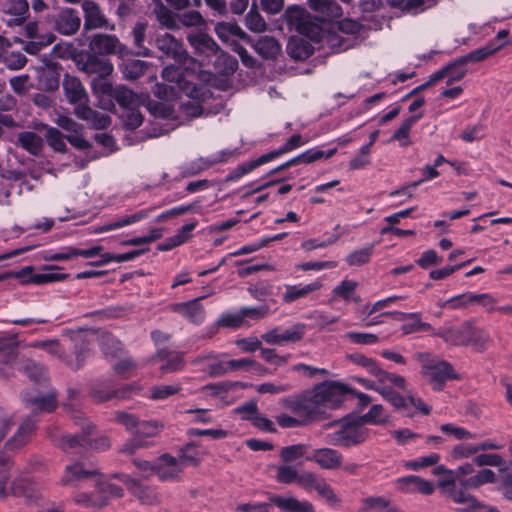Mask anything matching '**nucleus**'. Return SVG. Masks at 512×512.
Instances as JSON below:
<instances>
[{
    "label": "nucleus",
    "instance_id": "nucleus-1",
    "mask_svg": "<svg viewBox=\"0 0 512 512\" xmlns=\"http://www.w3.org/2000/svg\"><path fill=\"white\" fill-rule=\"evenodd\" d=\"M62 87L67 101L75 105L74 113L79 119L87 121L95 129H105L111 124L109 115L87 106L88 94L77 77L64 75Z\"/></svg>",
    "mask_w": 512,
    "mask_h": 512
},
{
    "label": "nucleus",
    "instance_id": "nucleus-2",
    "mask_svg": "<svg viewBox=\"0 0 512 512\" xmlns=\"http://www.w3.org/2000/svg\"><path fill=\"white\" fill-rule=\"evenodd\" d=\"M200 463V452L193 446H186L177 456L162 454L156 461V475L161 481H179L184 469Z\"/></svg>",
    "mask_w": 512,
    "mask_h": 512
},
{
    "label": "nucleus",
    "instance_id": "nucleus-3",
    "mask_svg": "<svg viewBox=\"0 0 512 512\" xmlns=\"http://www.w3.org/2000/svg\"><path fill=\"white\" fill-rule=\"evenodd\" d=\"M414 358L420 363V374L434 390H441L448 380L457 379L453 366L428 352H417Z\"/></svg>",
    "mask_w": 512,
    "mask_h": 512
},
{
    "label": "nucleus",
    "instance_id": "nucleus-4",
    "mask_svg": "<svg viewBox=\"0 0 512 512\" xmlns=\"http://www.w3.org/2000/svg\"><path fill=\"white\" fill-rule=\"evenodd\" d=\"M152 43L162 53L161 58L172 59L182 66L185 71L194 70L196 61L192 58L183 44L169 33L157 34Z\"/></svg>",
    "mask_w": 512,
    "mask_h": 512
},
{
    "label": "nucleus",
    "instance_id": "nucleus-5",
    "mask_svg": "<svg viewBox=\"0 0 512 512\" xmlns=\"http://www.w3.org/2000/svg\"><path fill=\"white\" fill-rule=\"evenodd\" d=\"M368 437V429L358 422H346L339 429L328 433L325 440L328 444L338 447H351L364 442Z\"/></svg>",
    "mask_w": 512,
    "mask_h": 512
},
{
    "label": "nucleus",
    "instance_id": "nucleus-6",
    "mask_svg": "<svg viewBox=\"0 0 512 512\" xmlns=\"http://www.w3.org/2000/svg\"><path fill=\"white\" fill-rule=\"evenodd\" d=\"M115 419L142 441H151L150 439L156 437L164 428L162 422L156 420L139 421L133 414L126 412H116Z\"/></svg>",
    "mask_w": 512,
    "mask_h": 512
},
{
    "label": "nucleus",
    "instance_id": "nucleus-7",
    "mask_svg": "<svg viewBox=\"0 0 512 512\" xmlns=\"http://www.w3.org/2000/svg\"><path fill=\"white\" fill-rule=\"evenodd\" d=\"M66 406L71 408L72 411L75 413L73 417L75 421L82 426L83 433L76 435H61L55 438L54 441L65 452L74 450L78 447L86 449L85 440H87V437L93 433L95 426L92 423L85 421L83 415L75 410L74 403L69 402L68 404H66Z\"/></svg>",
    "mask_w": 512,
    "mask_h": 512
},
{
    "label": "nucleus",
    "instance_id": "nucleus-8",
    "mask_svg": "<svg viewBox=\"0 0 512 512\" xmlns=\"http://www.w3.org/2000/svg\"><path fill=\"white\" fill-rule=\"evenodd\" d=\"M284 17L286 22L302 35L315 39L319 33V27L311 22L310 15L304 8L289 6Z\"/></svg>",
    "mask_w": 512,
    "mask_h": 512
},
{
    "label": "nucleus",
    "instance_id": "nucleus-9",
    "mask_svg": "<svg viewBox=\"0 0 512 512\" xmlns=\"http://www.w3.org/2000/svg\"><path fill=\"white\" fill-rule=\"evenodd\" d=\"M89 51L99 56L113 54L125 56L129 52L127 46L122 44L115 35L103 33H98L91 37Z\"/></svg>",
    "mask_w": 512,
    "mask_h": 512
},
{
    "label": "nucleus",
    "instance_id": "nucleus-10",
    "mask_svg": "<svg viewBox=\"0 0 512 512\" xmlns=\"http://www.w3.org/2000/svg\"><path fill=\"white\" fill-rule=\"evenodd\" d=\"M269 501V503L254 506L252 512H269L271 504L287 512H315L314 506L309 501H300L293 496L274 495L269 498Z\"/></svg>",
    "mask_w": 512,
    "mask_h": 512
},
{
    "label": "nucleus",
    "instance_id": "nucleus-11",
    "mask_svg": "<svg viewBox=\"0 0 512 512\" xmlns=\"http://www.w3.org/2000/svg\"><path fill=\"white\" fill-rule=\"evenodd\" d=\"M77 66L82 72L87 75H94L95 77H108L114 70L110 60L102 58L91 51L79 56Z\"/></svg>",
    "mask_w": 512,
    "mask_h": 512
},
{
    "label": "nucleus",
    "instance_id": "nucleus-12",
    "mask_svg": "<svg viewBox=\"0 0 512 512\" xmlns=\"http://www.w3.org/2000/svg\"><path fill=\"white\" fill-rule=\"evenodd\" d=\"M306 331V325L303 323H296L293 326L282 330L280 327H275L266 333L262 334L261 339L267 344H284L288 342H298L302 340Z\"/></svg>",
    "mask_w": 512,
    "mask_h": 512
},
{
    "label": "nucleus",
    "instance_id": "nucleus-13",
    "mask_svg": "<svg viewBox=\"0 0 512 512\" xmlns=\"http://www.w3.org/2000/svg\"><path fill=\"white\" fill-rule=\"evenodd\" d=\"M207 295L200 296L187 302L174 303L169 306V309L194 325H200L204 322L206 311L201 300L205 299Z\"/></svg>",
    "mask_w": 512,
    "mask_h": 512
},
{
    "label": "nucleus",
    "instance_id": "nucleus-14",
    "mask_svg": "<svg viewBox=\"0 0 512 512\" xmlns=\"http://www.w3.org/2000/svg\"><path fill=\"white\" fill-rule=\"evenodd\" d=\"M327 409L339 407L345 400L348 388L336 381H326L316 386Z\"/></svg>",
    "mask_w": 512,
    "mask_h": 512
},
{
    "label": "nucleus",
    "instance_id": "nucleus-15",
    "mask_svg": "<svg viewBox=\"0 0 512 512\" xmlns=\"http://www.w3.org/2000/svg\"><path fill=\"white\" fill-rule=\"evenodd\" d=\"M112 476L126 485L127 489L143 504L152 505L159 502V495L152 488L144 486L139 479L128 474H114Z\"/></svg>",
    "mask_w": 512,
    "mask_h": 512
},
{
    "label": "nucleus",
    "instance_id": "nucleus-16",
    "mask_svg": "<svg viewBox=\"0 0 512 512\" xmlns=\"http://www.w3.org/2000/svg\"><path fill=\"white\" fill-rule=\"evenodd\" d=\"M0 11L10 18L8 26H21L29 16V4L27 0H5L0 3Z\"/></svg>",
    "mask_w": 512,
    "mask_h": 512
},
{
    "label": "nucleus",
    "instance_id": "nucleus-17",
    "mask_svg": "<svg viewBox=\"0 0 512 512\" xmlns=\"http://www.w3.org/2000/svg\"><path fill=\"white\" fill-rule=\"evenodd\" d=\"M81 25L78 12L72 8H62L54 18V27L62 35L75 34Z\"/></svg>",
    "mask_w": 512,
    "mask_h": 512
},
{
    "label": "nucleus",
    "instance_id": "nucleus-18",
    "mask_svg": "<svg viewBox=\"0 0 512 512\" xmlns=\"http://www.w3.org/2000/svg\"><path fill=\"white\" fill-rule=\"evenodd\" d=\"M187 41L195 52L207 58L219 53L220 47L214 39L204 31H193L187 34Z\"/></svg>",
    "mask_w": 512,
    "mask_h": 512
},
{
    "label": "nucleus",
    "instance_id": "nucleus-19",
    "mask_svg": "<svg viewBox=\"0 0 512 512\" xmlns=\"http://www.w3.org/2000/svg\"><path fill=\"white\" fill-rule=\"evenodd\" d=\"M317 463L322 469L335 470L342 467L343 455L332 448H320L307 458Z\"/></svg>",
    "mask_w": 512,
    "mask_h": 512
},
{
    "label": "nucleus",
    "instance_id": "nucleus-20",
    "mask_svg": "<svg viewBox=\"0 0 512 512\" xmlns=\"http://www.w3.org/2000/svg\"><path fill=\"white\" fill-rule=\"evenodd\" d=\"M398 490L405 493L420 492L424 495H431L434 492L433 484L416 475H409L396 480Z\"/></svg>",
    "mask_w": 512,
    "mask_h": 512
},
{
    "label": "nucleus",
    "instance_id": "nucleus-21",
    "mask_svg": "<svg viewBox=\"0 0 512 512\" xmlns=\"http://www.w3.org/2000/svg\"><path fill=\"white\" fill-rule=\"evenodd\" d=\"M82 9L84 11L85 30L108 28L107 19L97 3L88 0L84 1L82 3Z\"/></svg>",
    "mask_w": 512,
    "mask_h": 512
},
{
    "label": "nucleus",
    "instance_id": "nucleus-22",
    "mask_svg": "<svg viewBox=\"0 0 512 512\" xmlns=\"http://www.w3.org/2000/svg\"><path fill=\"white\" fill-rule=\"evenodd\" d=\"M35 429V421L31 417L26 418L20 424L15 434L6 442V449L18 450L25 446L30 441Z\"/></svg>",
    "mask_w": 512,
    "mask_h": 512
},
{
    "label": "nucleus",
    "instance_id": "nucleus-23",
    "mask_svg": "<svg viewBox=\"0 0 512 512\" xmlns=\"http://www.w3.org/2000/svg\"><path fill=\"white\" fill-rule=\"evenodd\" d=\"M470 322H465L459 327H446L435 332L434 335L442 338L445 342L456 345L469 344Z\"/></svg>",
    "mask_w": 512,
    "mask_h": 512
},
{
    "label": "nucleus",
    "instance_id": "nucleus-24",
    "mask_svg": "<svg viewBox=\"0 0 512 512\" xmlns=\"http://www.w3.org/2000/svg\"><path fill=\"white\" fill-rule=\"evenodd\" d=\"M304 416L313 420L318 416L325 414L327 407L323 402V398L320 397L316 386L314 389L304 392Z\"/></svg>",
    "mask_w": 512,
    "mask_h": 512
},
{
    "label": "nucleus",
    "instance_id": "nucleus-25",
    "mask_svg": "<svg viewBox=\"0 0 512 512\" xmlns=\"http://www.w3.org/2000/svg\"><path fill=\"white\" fill-rule=\"evenodd\" d=\"M16 145L27 151L30 155L40 156L44 141L40 135L32 131H22L16 135Z\"/></svg>",
    "mask_w": 512,
    "mask_h": 512
},
{
    "label": "nucleus",
    "instance_id": "nucleus-26",
    "mask_svg": "<svg viewBox=\"0 0 512 512\" xmlns=\"http://www.w3.org/2000/svg\"><path fill=\"white\" fill-rule=\"evenodd\" d=\"M97 475L96 470L86 469L83 464L76 462L66 466L61 482L63 485H77L79 482Z\"/></svg>",
    "mask_w": 512,
    "mask_h": 512
},
{
    "label": "nucleus",
    "instance_id": "nucleus-27",
    "mask_svg": "<svg viewBox=\"0 0 512 512\" xmlns=\"http://www.w3.org/2000/svg\"><path fill=\"white\" fill-rule=\"evenodd\" d=\"M156 359L161 362L160 370L162 373H173L179 371L184 366L182 354L166 349L159 350Z\"/></svg>",
    "mask_w": 512,
    "mask_h": 512
},
{
    "label": "nucleus",
    "instance_id": "nucleus-28",
    "mask_svg": "<svg viewBox=\"0 0 512 512\" xmlns=\"http://www.w3.org/2000/svg\"><path fill=\"white\" fill-rule=\"evenodd\" d=\"M322 283L316 280L312 283L301 285H288L285 288V292L282 294V300L284 303H292L301 298L308 296L310 293L320 290Z\"/></svg>",
    "mask_w": 512,
    "mask_h": 512
},
{
    "label": "nucleus",
    "instance_id": "nucleus-29",
    "mask_svg": "<svg viewBox=\"0 0 512 512\" xmlns=\"http://www.w3.org/2000/svg\"><path fill=\"white\" fill-rule=\"evenodd\" d=\"M16 359L15 340L1 339L0 341V375L8 378L12 372L10 364Z\"/></svg>",
    "mask_w": 512,
    "mask_h": 512
},
{
    "label": "nucleus",
    "instance_id": "nucleus-30",
    "mask_svg": "<svg viewBox=\"0 0 512 512\" xmlns=\"http://www.w3.org/2000/svg\"><path fill=\"white\" fill-rule=\"evenodd\" d=\"M23 400L29 405L32 412H51L56 408V398L54 393L47 395H31L25 393Z\"/></svg>",
    "mask_w": 512,
    "mask_h": 512
},
{
    "label": "nucleus",
    "instance_id": "nucleus-31",
    "mask_svg": "<svg viewBox=\"0 0 512 512\" xmlns=\"http://www.w3.org/2000/svg\"><path fill=\"white\" fill-rule=\"evenodd\" d=\"M75 359L63 356V361L72 369L78 370L82 367L86 358L89 356L88 342L81 334H77L74 339Z\"/></svg>",
    "mask_w": 512,
    "mask_h": 512
},
{
    "label": "nucleus",
    "instance_id": "nucleus-32",
    "mask_svg": "<svg viewBox=\"0 0 512 512\" xmlns=\"http://www.w3.org/2000/svg\"><path fill=\"white\" fill-rule=\"evenodd\" d=\"M148 215H149L148 210H140V211L135 212L134 214H131L128 216H123L117 220L108 222V223L100 226L99 228H97L96 232L102 233V232L120 229L122 227L139 222V221L145 219L146 217H148Z\"/></svg>",
    "mask_w": 512,
    "mask_h": 512
},
{
    "label": "nucleus",
    "instance_id": "nucleus-33",
    "mask_svg": "<svg viewBox=\"0 0 512 512\" xmlns=\"http://www.w3.org/2000/svg\"><path fill=\"white\" fill-rule=\"evenodd\" d=\"M358 283L353 280L344 279L332 290L333 299L342 298L344 301L360 302L361 298L355 295Z\"/></svg>",
    "mask_w": 512,
    "mask_h": 512
},
{
    "label": "nucleus",
    "instance_id": "nucleus-34",
    "mask_svg": "<svg viewBox=\"0 0 512 512\" xmlns=\"http://www.w3.org/2000/svg\"><path fill=\"white\" fill-rule=\"evenodd\" d=\"M95 488L97 493L100 495V500L105 501V505L109 499L121 498L124 495V491L121 487L110 483L101 475L95 482Z\"/></svg>",
    "mask_w": 512,
    "mask_h": 512
},
{
    "label": "nucleus",
    "instance_id": "nucleus-35",
    "mask_svg": "<svg viewBox=\"0 0 512 512\" xmlns=\"http://www.w3.org/2000/svg\"><path fill=\"white\" fill-rule=\"evenodd\" d=\"M386 3L404 12L417 14L432 6V0H385Z\"/></svg>",
    "mask_w": 512,
    "mask_h": 512
},
{
    "label": "nucleus",
    "instance_id": "nucleus-36",
    "mask_svg": "<svg viewBox=\"0 0 512 512\" xmlns=\"http://www.w3.org/2000/svg\"><path fill=\"white\" fill-rule=\"evenodd\" d=\"M215 32L219 39L229 43L234 38H244L246 33L234 22H219L215 26Z\"/></svg>",
    "mask_w": 512,
    "mask_h": 512
},
{
    "label": "nucleus",
    "instance_id": "nucleus-37",
    "mask_svg": "<svg viewBox=\"0 0 512 512\" xmlns=\"http://www.w3.org/2000/svg\"><path fill=\"white\" fill-rule=\"evenodd\" d=\"M113 99L123 108V110L139 107L142 102L139 95L124 86L116 87Z\"/></svg>",
    "mask_w": 512,
    "mask_h": 512
},
{
    "label": "nucleus",
    "instance_id": "nucleus-38",
    "mask_svg": "<svg viewBox=\"0 0 512 512\" xmlns=\"http://www.w3.org/2000/svg\"><path fill=\"white\" fill-rule=\"evenodd\" d=\"M255 51L266 59L275 58L280 52V45L273 37L262 36L254 44Z\"/></svg>",
    "mask_w": 512,
    "mask_h": 512
},
{
    "label": "nucleus",
    "instance_id": "nucleus-39",
    "mask_svg": "<svg viewBox=\"0 0 512 512\" xmlns=\"http://www.w3.org/2000/svg\"><path fill=\"white\" fill-rule=\"evenodd\" d=\"M504 43H500L499 45H494L493 43H489L484 47L476 49L467 55L458 59L455 64L464 65L466 63H476L486 59L488 56L494 54L498 51Z\"/></svg>",
    "mask_w": 512,
    "mask_h": 512
},
{
    "label": "nucleus",
    "instance_id": "nucleus-40",
    "mask_svg": "<svg viewBox=\"0 0 512 512\" xmlns=\"http://www.w3.org/2000/svg\"><path fill=\"white\" fill-rule=\"evenodd\" d=\"M213 64L218 73L223 75H231L238 68V61L231 55L219 49V53L213 56Z\"/></svg>",
    "mask_w": 512,
    "mask_h": 512
},
{
    "label": "nucleus",
    "instance_id": "nucleus-41",
    "mask_svg": "<svg viewBox=\"0 0 512 512\" xmlns=\"http://www.w3.org/2000/svg\"><path fill=\"white\" fill-rule=\"evenodd\" d=\"M147 28L148 24L146 22H137L131 31L133 44L138 49L137 55L143 57H150L153 54L149 48L144 46Z\"/></svg>",
    "mask_w": 512,
    "mask_h": 512
},
{
    "label": "nucleus",
    "instance_id": "nucleus-42",
    "mask_svg": "<svg viewBox=\"0 0 512 512\" xmlns=\"http://www.w3.org/2000/svg\"><path fill=\"white\" fill-rule=\"evenodd\" d=\"M496 480L495 473L490 469H482L477 474L460 480L463 489H476L484 484L493 483Z\"/></svg>",
    "mask_w": 512,
    "mask_h": 512
},
{
    "label": "nucleus",
    "instance_id": "nucleus-43",
    "mask_svg": "<svg viewBox=\"0 0 512 512\" xmlns=\"http://www.w3.org/2000/svg\"><path fill=\"white\" fill-rule=\"evenodd\" d=\"M448 495L455 503L468 504L467 508L458 509L459 512H475L478 508H481V502L463 490L449 489Z\"/></svg>",
    "mask_w": 512,
    "mask_h": 512
},
{
    "label": "nucleus",
    "instance_id": "nucleus-44",
    "mask_svg": "<svg viewBox=\"0 0 512 512\" xmlns=\"http://www.w3.org/2000/svg\"><path fill=\"white\" fill-rule=\"evenodd\" d=\"M422 117V114L413 115L402 122L400 127L394 132L391 140L399 141L400 145L406 147L410 144L409 132L412 126Z\"/></svg>",
    "mask_w": 512,
    "mask_h": 512
},
{
    "label": "nucleus",
    "instance_id": "nucleus-45",
    "mask_svg": "<svg viewBox=\"0 0 512 512\" xmlns=\"http://www.w3.org/2000/svg\"><path fill=\"white\" fill-rule=\"evenodd\" d=\"M148 63L143 60H127L122 65L124 78L134 80L140 78L147 70Z\"/></svg>",
    "mask_w": 512,
    "mask_h": 512
},
{
    "label": "nucleus",
    "instance_id": "nucleus-46",
    "mask_svg": "<svg viewBox=\"0 0 512 512\" xmlns=\"http://www.w3.org/2000/svg\"><path fill=\"white\" fill-rule=\"evenodd\" d=\"M165 110L166 107L161 105L160 113L161 116L156 115L154 121L151 123V127L148 129V137H159L161 135L167 134L174 129L173 125L166 123L165 120Z\"/></svg>",
    "mask_w": 512,
    "mask_h": 512
},
{
    "label": "nucleus",
    "instance_id": "nucleus-47",
    "mask_svg": "<svg viewBox=\"0 0 512 512\" xmlns=\"http://www.w3.org/2000/svg\"><path fill=\"white\" fill-rule=\"evenodd\" d=\"M348 359L351 360L355 365H358L362 368H364L368 373L375 376L376 378L379 377L382 369L378 366L376 361L372 358H369L363 354L360 353H354L350 354L348 356Z\"/></svg>",
    "mask_w": 512,
    "mask_h": 512
},
{
    "label": "nucleus",
    "instance_id": "nucleus-48",
    "mask_svg": "<svg viewBox=\"0 0 512 512\" xmlns=\"http://www.w3.org/2000/svg\"><path fill=\"white\" fill-rule=\"evenodd\" d=\"M91 88L98 97L113 98L116 88H114L107 77H94L91 81Z\"/></svg>",
    "mask_w": 512,
    "mask_h": 512
},
{
    "label": "nucleus",
    "instance_id": "nucleus-49",
    "mask_svg": "<svg viewBox=\"0 0 512 512\" xmlns=\"http://www.w3.org/2000/svg\"><path fill=\"white\" fill-rule=\"evenodd\" d=\"M477 453L476 444L460 443L451 449L449 458L453 461H461L476 455Z\"/></svg>",
    "mask_w": 512,
    "mask_h": 512
},
{
    "label": "nucleus",
    "instance_id": "nucleus-50",
    "mask_svg": "<svg viewBox=\"0 0 512 512\" xmlns=\"http://www.w3.org/2000/svg\"><path fill=\"white\" fill-rule=\"evenodd\" d=\"M155 14L159 23L168 28V29H176L177 21L174 17V14L171 10H169L166 6H164L160 1L156 5Z\"/></svg>",
    "mask_w": 512,
    "mask_h": 512
},
{
    "label": "nucleus",
    "instance_id": "nucleus-51",
    "mask_svg": "<svg viewBox=\"0 0 512 512\" xmlns=\"http://www.w3.org/2000/svg\"><path fill=\"white\" fill-rule=\"evenodd\" d=\"M181 389L179 383L157 385L151 388V398L154 400H165L177 394Z\"/></svg>",
    "mask_w": 512,
    "mask_h": 512
},
{
    "label": "nucleus",
    "instance_id": "nucleus-52",
    "mask_svg": "<svg viewBox=\"0 0 512 512\" xmlns=\"http://www.w3.org/2000/svg\"><path fill=\"white\" fill-rule=\"evenodd\" d=\"M377 392L383 396L384 399L389 401L393 406L397 408L406 407L407 400L395 392L388 384H380L379 388H377Z\"/></svg>",
    "mask_w": 512,
    "mask_h": 512
},
{
    "label": "nucleus",
    "instance_id": "nucleus-53",
    "mask_svg": "<svg viewBox=\"0 0 512 512\" xmlns=\"http://www.w3.org/2000/svg\"><path fill=\"white\" fill-rule=\"evenodd\" d=\"M473 462L478 466L499 467L501 472L507 470L505 460L498 454H480L474 458Z\"/></svg>",
    "mask_w": 512,
    "mask_h": 512
},
{
    "label": "nucleus",
    "instance_id": "nucleus-54",
    "mask_svg": "<svg viewBox=\"0 0 512 512\" xmlns=\"http://www.w3.org/2000/svg\"><path fill=\"white\" fill-rule=\"evenodd\" d=\"M469 344L474 347V349L481 351L485 348V345L489 342L490 337L487 332L480 328H476L472 326L470 323V332H469Z\"/></svg>",
    "mask_w": 512,
    "mask_h": 512
},
{
    "label": "nucleus",
    "instance_id": "nucleus-55",
    "mask_svg": "<svg viewBox=\"0 0 512 512\" xmlns=\"http://www.w3.org/2000/svg\"><path fill=\"white\" fill-rule=\"evenodd\" d=\"M307 452V446L304 444H296L287 446L281 449L280 457L281 459L288 463L293 462L300 457H302Z\"/></svg>",
    "mask_w": 512,
    "mask_h": 512
},
{
    "label": "nucleus",
    "instance_id": "nucleus-56",
    "mask_svg": "<svg viewBox=\"0 0 512 512\" xmlns=\"http://www.w3.org/2000/svg\"><path fill=\"white\" fill-rule=\"evenodd\" d=\"M409 319L411 320L410 322H406L401 326V330L404 335L432 330V326L430 324L422 322L418 313H416V317H409Z\"/></svg>",
    "mask_w": 512,
    "mask_h": 512
},
{
    "label": "nucleus",
    "instance_id": "nucleus-57",
    "mask_svg": "<svg viewBox=\"0 0 512 512\" xmlns=\"http://www.w3.org/2000/svg\"><path fill=\"white\" fill-rule=\"evenodd\" d=\"M9 84L12 90L18 95L26 94L33 86L28 74L11 77L9 79Z\"/></svg>",
    "mask_w": 512,
    "mask_h": 512
},
{
    "label": "nucleus",
    "instance_id": "nucleus-58",
    "mask_svg": "<svg viewBox=\"0 0 512 512\" xmlns=\"http://www.w3.org/2000/svg\"><path fill=\"white\" fill-rule=\"evenodd\" d=\"M46 140L48 145L57 152H66V144L62 133L54 127L47 130Z\"/></svg>",
    "mask_w": 512,
    "mask_h": 512
},
{
    "label": "nucleus",
    "instance_id": "nucleus-59",
    "mask_svg": "<svg viewBox=\"0 0 512 512\" xmlns=\"http://www.w3.org/2000/svg\"><path fill=\"white\" fill-rule=\"evenodd\" d=\"M181 69L185 70L182 66L179 64L175 65H167L162 70V78L164 81L168 83H175L178 85L179 88H181V83L183 80V73Z\"/></svg>",
    "mask_w": 512,
    "mask_h": 512
},
{
    "label": "nucleus",
    "instance_id": "nucleus-60",
    "mask_svg": "<svg viewBox=\"0 0 512 512\" xmlns=\"http://www.w3.org/2000/svg\"><path fill=\"white\" fill-rule=\"evenodd\" d=\"M138 108L133 107L123 111L121 117L126 128L136 129L142 124L143 116Z\"/></svg>",
    "mask_w": 512,
    "mask_h": 512
},
{
    "label": "nucleus",
    "instance_id": "nucleus-61",
    "mask_svg": "<svg viewBox=\"0 0 512 512\" xmlns=\"http://www.w3.org/2000/svg\"><path fill=\"white\" fill-rule=\"evenodd\" d=\"M281 405L289 411L304 416V392L300 395H293L281 400Z\"/></svg>",
    "mask_w": 512,
    "mask_h": 512
},
{
    "label": "nucleus",
    "instance_id": "nucleus-62",
    "mask_svg": "<svg viewBox=\"0 0 512 512\" xmlns=\"http://www.w3.org/2000/svg\"><path fill=\"white\" fill-rule=\"evenodd\" d=\"M314 490L330 505L336 506L340 503V498L337 496L333 488L323 478Z\"/></svg>",
    "mask_w": 512,
    "mask_h": 512
},
{
    "label": "nucleus",
    "instance_id": "nucleus-63",
    "mask_svg": "<svg viewBox=\"0 0 512 512\" xmlns=\"http://www.w3.org/2000/svg\"><path fill=\"white\" fill-rule=\"evenodd\" d=\"M2 61L9 70H20L26 65L27 58L21 52L12 51L6 53Z\"/></svg>",
    "mask_w": 512,
    "mask_h": 512
},
{
    "label": "nucleus",
    "instance_id": "nucleus-64",
    "mask_svg": "<svg viewBox=\"0 0 512 512\" xmlns=\"http://www.w3.org/2000/svg\"><path fill=\"white\" fill-rule=\"evenodd\" d=\"M247 28L253 32H263L266 29V22L258 11L251 9L245 17Z\"/></svg>",
    "mask_w": 512,
    "mask_h": 512
}]
</instances>
